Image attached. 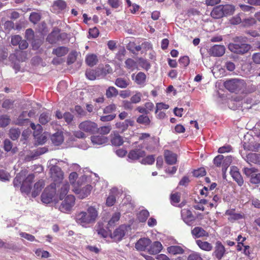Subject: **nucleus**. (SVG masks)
<instances>
[{
	"label": "nucleus",
	"mask_w": 260,
	"mask_h": 260,
	"mask_svg": "<svg viewBox=\"0 0 260 260\" xmlns=\"http://www.w3.org/2000/svg\"><path fill=\"white\" fill-rule=\"evenodd\" d=\"M98 217V211L92 206L89 207L86 211L77 212L75 215L76 222L83 227L87 228L94 223Z\"/></svg>",
	"instance_id": "nucleus-1"
},
{
	"label": "nucleus",
	"mask_w": 260,
	"mask_h": 260,
	"mask_svg": "<svg viewBox=\"0 0 260 260\" xmlns=\"http://www.w3.org/2000/svg\"><path fill=\"white\" fill-rule=\"evenodd\" d=\"M78 131L74 132V136L79 139L85 138L86 135H92L96 133L98 124L91 120H84L78 124Z\"/></svg>",
	"instance_id": "nucleus-2"
},
{
	"label": "nucleus",
	"mask_w": 260,
	"mask_h": 260,
	"mask_svg": "<svg viewBox=\"0 0 260 260\" xmlns=\"http://www.w3.org/2000/svg\"><path fill=\"white\" fill-rule=\"evenodd\" d=\"M250 45L245 43L242 37L234 39V42L228 45V49L232 52L238 54H244L250 50Z\"/></svg>",
	"instance_id": "nucleus-3"
},
{
	"label": "nucleus",
	"mask_w": 260,
	"mask_h": 260,
	"mask_svg": "<svg viewBox=\"0 0 260 260\" xmlns=\"http://www.w3.org/2000/svg\"><path fill=\"white\" fill-rule=\"evenodd\" d=\"M56 159H52L50 160V174L53 183L56 184L58 182L63 181V173L59 167L56 166Z\"/></svg>",
	"instance_id": "nucleus-4"
},
{
	"label": "nucleus",
	"mask_w": 260,
	"mask_h": 260,
	"mask_svg": "<svg viewBox=\"0 0 260 260\" xmlns=\"http://www.w3.org/2000/svg\"><path fill=\"white\" fill-rule=\"evenodd\" d=\"M224 86L231 92H236L245 86V82L243 80L232 79L224 82Z\"/></svg>",
	"instance_id": "nucleus-5"
},
{
	"label": "nucleus",
	"mask_w": 260,
	"mask_h": 260,
	"mask_svg": "<svg viewBox=\"0 0 260 260\" xmlns=\"http://www.w3.org/2000/svg\"><path fill=\"white\" fill-rule=\"evenodd\" d=\"M56 192V184H51L44 190L42 196V201L45 204H49L53 200Z\"/></svg>",
	"instance_id": "nucleus-6"
},
{
	"label": "nucleus",
	"mask_w": 260,
	"mask_h": 260,
	"mask_svg": "<svg viewBox=\"0 0 260 260\" xmlns=\"http://www.w3.org/2000/svg\"><path fill=\"white\" fill-rule=\"evenodd\" d=\"M75 203V198L73 195H68L61 202L59 209L62 212L67 213L71 210Z\"/></svg>",
	"instance_id": "nucleus-7"
},
{
	"label": "nucleus",
	"mask_w": 260,
	"mask_h": 260,
	"mask_svg": "<svg viewBox=\"0 0 260 260\" xmlns=\"http://www.w3.org/2000/svg\"><path fill=\"white\" fill-rule=\"evenodd\" d=\"M225 51V47L221 45H215L211 47L209 50V54L214 57H221L224 55Z\"/></svg>",
	"instance_id": "nucleus-8"
},
{
	"label": "nucleus",
	"mask_w": 260,
	"mask_h": 260,
	"mask_svg": "<svg viewBox=\"0 0 260 260\" xmlns=\"http://www.w3.org/2000/svg\"><path fill=\"white\" fill-rule=\"evenodd\" d=\"M78 186L74 189V192L79 195V197L81 199H84L87 197L90 193L92 189V186L90 185H86L82 188H79L78 187L81 185L79 184V180L77 182Z\"/></svg>",
	"instance_id": "nucleus-9"
},
{
	"label": "nucleus",
	"mask_w": 260,
	"mask_h": 260,
	"mask_svg": "<svg viewBox=\"0 0 260 260\" xmlns=\"http://www.w3.org/2000/svg\"><path fill=\"white\" fill-rule=\"evenodd\" d=\"M225 254V249L224 246L221 242L218 241L215 243L214 250L213 252V256L217 259L221 260Z\"/></svg>",
	"instance_id": "nucleus-10"
},
{
	"label": "nucleus",
	"mask_w": 260,
	"mask_h": 260,
	"mask_svg": "<svg viewBox=\"0 0 260 260\" xmlns=\"http://www.w3.org/2000/svg\"><path fill=\"white\" fill-rule=\"evenodd\" d=\"M59 187L58 193L60 200H62L67 196L70 189V185L67 181H61L56 183V186Z\"/></svg>",
	"instance_id": "nucleus-11"
},
{
	"label": "nucleus",
	"mask_w": 260,
	"mask_h": 260,
	"mask_svg": "<svg viewBox=\"0 0 260 260\" xmlns=\"http://www.w3.org/2000/svg\"><path fill=\"white\" fill-rule=\"evenodd\" d=\"M34 179V174H31L28 175L25 180H23L20 188L22 192L28 194L30 192L31 189V184Z\"/></svg>",
	"instance_id": "nucleus-12"
},
{
	"label": "nucleus",
	"mask_w": 260,
	"mask_h": 260,
	"mask_svg": "<svg viewBox=\"0 0 260 260\" xmlns=\"http://www.w3.org/2000/svg\"><path fill=\"white\" fill-rule=\"evenodd\" d=\"M132 78L134 82L140 87H144L146 85L147 76L143 72H140L136 75L133 74L132 75Z\"/></svg>",
	"instance_id": "nucleus-13"
},
{
	"label": "nucleus",
	"mask_w": 260,
	"mask_h": 260,
	"mask_svg": "<svg viewBox=\"0 0 260 260\" xmlns=\"http://www.w3.org/2000/svg\"><path fill=\"white\" fill-rule=\"evenodd\" d=\"M181 217L184 222L188 225H192L195 219L191 212L188 209L181 210Z\"/></svg>",
	"instance_id": "nucleus-14"
},
{
	"label": "nucleus",
	"mask_w": 260,
	"mask_h": 260,
	"mask_svg": "<svg viewBox=\"0 0 260 260\" xmlns=\"http://www.w3.org/2000/svg\"><path fill=\"white\" fill-rule=\"evenodd\" d=\"M166 162L170 165L175 164L177 161V155L173 152L166 150L164 153Z\"/></svg>",
	"instance_id": "nucleus-15"
},
{
	"label": "nucleus",
	"mask_w": 260,
	"mask_h": 260,
	"mask_svg": "<svg viewBox=\"0 0 260 260\" xmlns=\"http://www.w3.org/2000/svg\"><path fill=\"white\" fill-rule=\"evenodd\" d=\"M134 121L131 119H127L123 122H117L115 123V127L117 128L120 133H123L128 128V126H133Z\"/></svg>",
	"instance_id": "nucleus-16"
},
{
	"label": "nucleus",
	"mask_w": 260,
	"mask_h": 260,
	"mask_svg": "<svg viewBox=\"0 0 260 260\" xmlns=\"http://www.w3.org/2000/svg\"><path fill=\"white\" fill-rule=\"evenodd\" d=\"M145 152L140 149H135L131 150L127 155L128 158L132 160H135L145 156Z\"/></svg>",
	"instance_id": "nucleus-17"
},
{
	"label": "nucleus",
	"mask_w": 260,
	"mask_h": 260,
	"mask_svg": "<svg viewBox=\"0 0 260 260\" xmlns=\"http://www.w3.org/2000/svg\"><path fill=\"white\" fill-rule=\"evenodd\" d=\"M230 174L239 185L241 186L243 184V179L236 167L232 166L231 167Z\"/></svg>",
	"instance_id": "nucleus-18"
},
{
	"label": "nucleus",
	"mask_w": 260,
	"mask_h": 260,
	"mask_svg": "<svg viewBox=\"0 0 260 260\" xmlns=\"http://www.w3.org/2000/svg\"><path fill=\"white\" fill-rule=\"evenodd\" d=\"M125 228L124 226H120L116 229L112 234H111V237L115 241H119L122 240L125 235Z\"/></svg>",
	"instance_id": "nucleus-19"
},
{
	"label": "nucleus",
	"mask_w": 260,
	"mask_h": 260,
	"mask_svg": "<svg viewBox=\"0 0 260 260\" xmlns=\"http://www.w3.org/2000/svg\"><path fill=\"white\" fill-rule=\"evenodd\" d=\"M52 9L57 12L66 11L67 9V4L63 0H56L54 1Z\"/></svg>",
	"instance_id": "nucleus-20"
},
{
	"label": "nucleus",
	"mask_w": 260,
	"mask_h": 260,
	"mask_svg": "<svg viewBox=\"0 0 260 260\" xmlns=\"http://www.w3.org/2000/svg\"><path fill=\"white\" fill-rule=\"evenodd\" d=\"M151 242L150 240L148 238H141L136 243L135 247L138 250L144 251Z\"/></svg>",
	"instance_id": "nucleus-21"
},
{
	"label": "nucleus",
	"mask_w": 260,
	"mask_h": 260,
	"mask_svg": "<svg viewBox=\"0 0 260 260\" xmlns=\"http://www.w3.org/2000/svg\"><path fill=\"white\" fill-rule=\"evenodd\" d=\"M90 140L94 146L105 144L108 142V138L103 136H92L90 137Z\"/></svg>",
	"instance_id": "nucleus-22"
},
{
	"label": "nucleus",
	"mask_w": 260,
	"mask_h": 260,
	"mask_svg": "<svg viewBox=\"0 0 260 260\" xmlns=\"http://www.w3.org/2000/svg\"><path fill=\"white\" fill-rule=\"evenodd\" d=\"M111 142L114 146H120L123 143L122 137L116 131H113L110 135Z\"/></svg>",
	"instance_id": "nucleus-23"
},
{
	"label": "nucleus",
	"mask_w": 260,
	"mask_h": 260,
	"mask_svg": "<svg viewBox=\"0 0 260 260\" xmlns=\"http://www.w3.org/2000/svg\"><path fill=\"white\" fill-rule=\"evenodd\" d=\"M192 236L196 238H199L203 237H208L209 236L208 233L204 230L201 227H195L191 231Z\"/></svg>",
	"instance_id": "nucleus-24"
},
{
	"label": "nucleus",
	"mask_w": 260,
	"mask_h": 260,
	"mask_svg": "<svg viewBox=\"0 0 260 260\" xmlns=\"http://www.w3.org/2000/svg\"><path fill=\"white\" fill-rule=\"evenodd\" d=\"M51 139L54 145H59L64 140L63 133L62 132H56L51 136Z\"/></svg>",
	"instance_id": "nucleus-25"
},
{
	"label": "nucleus",
	"mask_w": 260,
	"mask_h": 260,
	"mask_svg": "<svg viewBox=\"0 0 260 260\" xmlns=\"http://www.w3.org/2000/svg\"><path fill=\"white\" fill-rule=\"evenodd\" d=\"M162 249V246L158 241L154 242L150 247L148 252L151 254H156L159 253Z\"/></svg>",
	"instance_id": "nucleus-26"
},
{
	"label": "nucleus",
	"mask_w": 260,
	"mask_h": 260,
	"mask_svg": "<svg viewBox=\"0 0 260 260\" xmlns=\"http://www.w3.org/2000/svg\"><path fill=\"white\" fill-rule=\"evenodd\" d=\"M211 16L214 19H219L224 16L222 7L219 5L215 7L211 12Z\"/></svg>",
	"instance_id": "nucleus-27"
},
{
	"label": "nucleus",
	"mask_w": 260,
	"mask_h": 260,
	"mask_svg": "<svg viewBox=\"0 0 260 260\" xmlns=\"http://www.w3.org/2000/svg\"><path fill=\"white\" fill-rule=\"evenodd\" d=\"M26 175V171H22L18 174L13 181L14 186L15 187H19L22 184V182L24 180V177Z\"/></svg>",
	"instance_id": "nucleus-28"
},
{
	"label": "nucleus",
	"mask_w": 260,
	"mask_h": 260,
	"mask_svg": "<svg viewBox=\"0 0 260 260\" xmlns=\"http://www.w3.org/2000/svg\"><path fill=\"white\" fill-rule=\"evenodd\" d=\"M197 245L203 250L210 251L213 248L212 244L207 241H203L201 240H197L196 241Z\"/></svg>",
	"instance_id": "nucleus-29"
},
{
	"label": "nucleus",
	"mask_w": 260,
	"mask_h": 260,
	"mask_svg": "<svg viewBox=\"0 0 260 260\" xmlns=\"http://www.w3.org/2000/svg\"><path fill=\"white\" fill-rule=\"evenodd\" d=\"M45 183L43 180H40L36 183L32 192V196L33 197H37L40 193Z\"/></svg>",
	"instance_id": "nucleus-30"
},
{
	"label": "nucleus",
	"mask_w": 260,
	"mask_h": 260,
	"mask_svg": "<svg viewBox=\"0 0 260 260\" xmlns=\"http://www.w3.org/2000/svg\"><path fill=\"white\" fill-rule=\"evenodd\" d=\"M167 251L173 255L182 254L183 249L179 246H171L167 248Z\"/></svg>",
	"instance_id": "nucleus-31"
},
{
	"label": "nucleus",
	"mask_w": 260,
	"mask_h": 260,
	"mask_svg": "<svg viewBox=\"0 0 260 260\" xmlns=\"http://www.w3.org/2000/svg\"><path fill=\"white\" fill-rule=\"evenodd\" d=\"M69 52L68 48L65 47H59L53 50L52 53L58 57L65 55Z\"/></svg>",
	"instance_id": "nucleus-32"
},
{
	"label": "nucleus",
	"mask_w": 260,
	"mask_h": 260,
	"mask_svg": "<svg viewBox=\"0 0 260 260\" xmlns=\"http://www.w3.org/2000/svg\"><path fill=\"white\" fill-rule=\"evenodd\" d=\"M222 7V11L224 13V16L232 15L235 10V7L232 5H221Z\"/></svg>",
	"instance_id": "nucleus-33"
},
{
	"label": "nucleus",
	"mask_w": 260,
	"mask_h": 260,
	"mask_svg": "<svg viewBox=\"0 0 260 260\" xmlns=\"http://www.w3.org/2000/svg\"><path fill=\"white\" fill-rule=\"evenodd\" d=\"M120 217V214L119 212L115 213L112 216L110 220L109 221L108 223L107 228L109 229L115 225L116 222H117Z\"/></svg>",
	"instance_id": "nucleus-34"
},
{
	"label": "nucleus",
	"mask_w": 260,
	"mask_h": 260,
	"mask_svg": "<svg viewBox=\"0 0 260 260\" xmlns=\"http://www.w3.org/2000/svg\"><path fill=\"white\" fill-rule=\"evenodd\" d=\"M233 161V157L231 156L224 157L222 162V171L224 174L228 167L231 165Z\"/></svg>",
	"instance_id": "nucleus-35"
},
{
	"label": "nucleus",
	"mask_w": 260,
	"mask_h": 260,
	"mask_svg": "<svg viewBox=\"0 0 260 260\" xmlns=\"http://www.w3.org/2000/svg\"><path fill=\"white\" fill-rule=\"evenodd\" d=\"M97 56L94 54H89L86 58L87 64L90 67H92L96 64L98 62Z\"/></svg>",
	"instance_id": "nucleus-36"
},
{
	"label": "nucleus",
	"mask_w": 260,
	"mask_h": 260,
	"mask_svg": "<svg viewBox=\"0 0 260 260\" xmlns=\"http://www.w3.org/2000/svg\"><path fill=\"white\" fill-rule=\"evenodd\" d=\"M111 129L112 126L110 124L102 126L99 127L98 126L96 133H98L102 135H105L108 134Z\"/></svg>",
	"instance_id": "nucleus-37"
},
{
	"label": "nucleus",
	"mask_w": 260,
	"mask_h": 260,
	"mask_svg": "<svg viewBox=\"0 0 260 260\" xmlns=\"http://www.w3.org/2000/svg\"><path fill=\"white\" fill-rule=\"evenodd\" d=\"M129 84V82L128 80L121 78H117L115 81V85L121 88H126Z\"/></svg>",
	"instance_id": "nucleus-38"
},
{
	"label": "nucleus",
	"mask_w": 260,
	"mask_h": 260,
	"mask_svg": "<svg viewBox=\"0 0 260 260\" xmlns=\"http://www.w3.org/2000/svg\"><path fill=\"white\" fill-rule=\"evenodd\" d=\"M51 114L49 112H43L42 113L39 118V122L42 124H45L48 123L51 119Z\"/></svg>",
	"instance_id": "nucleus-39"
},
{
	"label": "nucleus",
	"mask_w": 260,
	"mask_h": 260,
	"mask_svg": "<svg viewBox=\"0 0 260 260\" xmlns=\"http://www.w3.org/2000/svg\"><path fill=\"white\" fill-rule=\"evenodd\" d=\"M149 215V212L146 210H143L141 211L138 215V218L140 222H145Z\"/></svg>",
	"instance_id": "nucleus-40"
},
{
	"label": "nucleus",
	"mask_w": 260,
	"mask_h": 260,
	"mask_svg": "<svg viewBox=\"0 0 260 260\" xmlns=\"http://www.w3.org/2000/svg\"><path fill=\"white\" fill-rule=\"evenodd\" d=\"M106 96L108 98L116 96L118 94V90L114 87H109L106 90Z\"/></svg>",
	"instance_id": "nucleus-41"
},
{
	"label": "nucleus",
	"mask_w": 260,
	"mask_h": 260,
	"mask_svg": "<svg viewBox=\"0 0 260 260\" xmlns=\"http://www.w3.org/2000/svg\"><path fill=\"white\" fill-rule=\"evenodd\" d=\"M137 122L140 124L148 125L150 123V120L147 116L142 115L138 117Z\"/></svg>",
	"instance_id": "nucleus-42"
},
{
	"label": "nucleus",
	"mask_w": 260,
	"mask_h": 260,
	"mask_svg": "<svg viewBox=\"0 0 260 260\" xmlns=\"http://www.w3.org/2000/svg\"><path fill=\"white\" fill-rule=\"evenodd\" d=\"M21 132L18 128H11L10 130V137L13 140H16L20 136Z\"/></svg>",
	"instance_id": "nucleus-43"
},
{
	"label": "nucleus",
	"mask_w": 260,
	"mask_h": 260,
	"mask_svg": "<svg viewBox=\"0 0 260 260\" xmlns=\"http://www.w3.org/2000/svg\"><path fill=\"white\" fill-rule=\"evenodd\" d=\"M142 97V94L140 92L136 91L135 94L131 98L130 101L133 104H137L141 101Z\"/></svg>",
	"instance_id": "nucleus-44"
},
{
	"label": "nucleus",
	"mask_w": 260,
	"mask_h": 260,
	"mask_svg": "<svg viewBox=\"0 0 260 260\" xmlns=\"http://www.w3.org/2000/svg\"><path fill=\"white\" fill-rule=\"evenodd\" d=\"M10 118L7 115H2L0 117V127H5L10 122Z\"/></svg>",
	"instance_id": "nucleus-45"
},
{
	"label": "nucleus",
	"mask_w": 260,
	"mask_h": 260,
	"mask_svg": "<svg viewBox=\"0 0 260 260\" xmlns=\"http://www.w3.org/2000/svg\"><path fill=\"white\" fill-rule=\"evenodd\" d=\"M27 112L23 111L19 116L16 123L19 125H22L24 121L27 120L28 117L27 116Z\"/></svg>",
	"instance_id": "nucleus-46"
},
{
	"label": "nucleus",
	"mask_w": 260,
	"mask_h": 260,
	"mask_svg": "<svg viewBox=\"0 0 260 260\" xmlns=\"http://www.w3.org/2000/svg\"><path fill=\"white\" fill-rule=\"evenodd\" d=\"M42 131L41 132L37 133V132H34V136L35 137L36 139H37V141H38L39 143L42 144H44L46 140V137L45 136H43V135L40 136V134L41 133Z\"/></svg>",
	"instance_id": "nucleus-47"
},
{
	"label": "nucleus",
	"mask_w": 260,
	"mask_h": 260,
	"mask_svg": "<svg viewBox=\"0 0 260 260\" xmlns=\"http://www.w3.org/2000/svg\"><path fill=\"white\" fill-rule=\"evenodd\" d=\"M58 34L57 33L52 32L48 35L47 38V40L50 44H54L58 41Z\"/></svg>",
	"instance_id": "nucleus-48"
},
{
	"label": "nucleus",
	"mask_w": 260,
	"mask_h": 260,
	"mask_svg": "<svg viewBox=\"0 0 260 260\" xmlns=\"http://www.w3.org/2000/svg\"><path fill=\"white\" fill-rule=\"evenodd\" d=\"M126 67L130 70H134L137 66V63L135 61L131 58H128L126 60L125 62Z\"/></svg>",
	"instance_id": "nucleus-49"
},
{
	"label": "nucleus",
	"mask_w": 260,
	"mask_h": 260,
	"mask_svg": "<svg viewBox=\"0 0 260 260\" xmlns=\"http://www.w3.org/2000/svg\"><path fill=\"white\" fill-rule=\"evenodd\" d=\"M155 160V158L153 155H148L145 158L142 159L141 164L144 165H152Z\"/></svg>",
	"instance_id": "nucleus-50"
},
{
	"label": "nucleus",
	"mask_w": 260,
	"mask_h": 260,
	"mask_svg": "<svg viewBox=\"0 0 260 260\" xmlns=\"http://www.w3.org/2000/svg\"><path fill=\"white\" fill-rule=\"evenodd\" d=\"M193 175L196 177H203L206 175V171L204 168L195 170L192 172Z\"/></svg>",
	"instance_id": "nucleus-51"
},
{
	"label": "nucleus",
	"mask_w": 260,
	"mask_h": 260,
	"mask_svg": "<svg viewBox=\"0 0 260 260\" xmlns=\"http://www.w3.org/2000/svg\"><path fill=\"white\" fill-rule=\"evenodd\" d=\"M86 76L89 80H93L96 79L97 72L93 70H88L86 72Z\"/></svg>",
	"instance_id": "nucleus-52"
},
{
	"label": "nucleus",
	"mask_w": 260,
	"mask_h": 260,
	"mask_svg": "<svg viewBox=\"0 0 260 260\" xmlns=\"http://www.w3.org/2000/svg\"><path fill=\"white\" fill-rule=\"evenodd\" d=\"M169 108V106L163 103H158L156 104L155 113H157L159 111L162 110H167Z\"/></svg>",
	"instance_id": "nucleus-53"
},
{
	"label": "nucleus",
	"mask_w": 260,
	"mask_h": 260,
	"mask_svg": "<svg viewBox=\"0 0 260 260\" xmlns=\"http://www.w3.org/2000/svg\"><path fill=\"white\" fill-rule=\"evenodd\" d=\"M187 260H203V258L199 253L193 252L188 255Z\"/></svg>",
	"instance_id": "nucleus-54"
},
{
	"label": "nucleus",
	"mask_w": 260,
	"mask_h": 260,
	"mask_svg": "<svg viewBox=\"0 0 260 260\" xmlns=\"http://www.w3.org/2000/svg\"><path fill=\"white\" fill-rule=\"evenodd\" d=\"M78 178V174L76 172H72L69 175V180L71 184L74 186V188H77L76 186V180Z\"/></svg>",
	"instance_id": "nucleus-55"
},
{
	"label": "nucleus",
	"mask_w": 260,
	"mask_h": 260,
	"mask_svg": "<svg viewBox=\"0 0 260 260\" xmlns=\"http://www.w3.org/2000/svg\"><path fill=\"white\" fill-rule=\"evenodd\" d=\"M117 107L116 105L112 104H110L105 108L104 109V113L105 114H109L116 111Z\"/></svg>",
	"instance_id": "nucleus-56"
},
{
	"label": "nucleus",
	"mask_w": 260,
	"mask_h": 260,
	"mask_svg": "<svg viewBox=\"0 0 260 260\" xmlns=\"http://www.w3.org/2000/svg\"><path fill=\"white\" fill-rule=\"evenodd\" d=\"M41 17L39 14L37 13H32L29 16V20L34 23H37L40 20Z\"/></svg>",
	"instance_id": "nucleus-57"
},
{
	"label": "nucleus",
	"mask_w": 260,
	"mask_h": 260,
	"mask_svg": "<svg viewBox=\"0 0 260 260\" xmlns=\"http://www.w3.org/2000/svg\"><path fill=\"white\" fill-rule=\"evenodd\" d=\"M250 181L253 184L260 183V173H252L251 175Z\"/></svg>",
	"instance_id": "nucleus-58"
},
{
	"label": "nucleus",
	"mask_w": 260,
	"mask_h": 260,
	"mask_svg": "<svg viewBox=\"0 0 260 260\" xmlns=\"http://www.w3.org/2000/svg\"><path fill=\"white\" fill-rule=\"evenodd\" d=\"M10 178L9 173L4 170H0V180L3 181H8Z\"/></svg>",
	"instance_id": "nucleus-59"
},
{
	"label": "nucleus",
	"mask_w": 260,
	"mask_h": 260,
	"mask_svg": "<svg viewBox=\"0 0 260 260\" xmlns=\"http://www.w3.org/2000/svg\"><path fill=\"white\" fill-rule=\"evenodd\" d=\"M63 118L67 124H70L74 118V116L71 113L67 112L63 114Z\"/></svg>",
	"instance_id": "nucleus-60"
},
{
	"label": "nucleus",
	"mask_w": 260,
	"mask_h": 260,
	"mask_svg": "<svg viewBox=\"0 0 260 260\" xmlns=\"http://www.w3.org/2000/svg\"><path fill=\"white\" fill-rule=\"evenodd\" d=\"M224 156L222 155H218L214 159V164L217 167L222 166Z\"/></svg>",
	"instance_id": "nucleus-61"
},
{
	"label": "nucleus",
	"mask_w": 260,
	"mask_h": 260,
	"mask_svg": "<svg viewBox=\"0 0 260 260\" xmlns=\"http://www.w3.org/2000/svg\"><path fill=\"white\" fill-rule=\"evenodd\" d=\"M116 201V198L113 194H110L106 200V204L108 206H113Z\"/></svg>",
	"instance_id": "nucleus-62"
},
{
	"label": "nucleus",
	"mask_w": 260,
	"mask_h": 260,
	"mask_svg": "<svg viewBox=\"0 0 260 260\" xmlns=\"http://www.w3.org/2000/svg\"><path fill=\"white\" fill-rule=\"evenodd\" d=\"M19 235L21 237L24 238L29 241H35V237L33 235L29 234H27L24 232H20Z\"/></svg>",
	"instance_id": "nucleus-63"
},
{
	"label": "nucleus",
	"mask_w": 260,
	"mask_h": 260,
	"mask_svg": "<svg viewBox=\"0 0 260 260\" xmlns=\"http://www.w3.org/2000/svg\"><path fill=\"white\" fill-rule=\"evenodd\" d=\"M88 33L89 36L90 37L95 38L98 36L99 34V31L97 28L94 27L92 28H90Z\"/></svg>",
	"instance_id": "nucleus-64"
}]
</instances>
